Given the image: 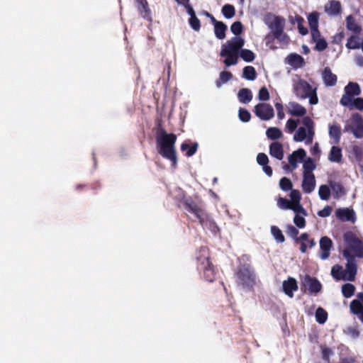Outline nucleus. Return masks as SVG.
<instances>
[{"instance_id": "obj_1", "label": "nucleus", "mask_w": 363, "mask_h": 363, "mask_svg": "<svg viewBox=\"0 0 363 363\" xmlns=\"http://www.w3.org/2000/svg\"><path fill=\"white\" fill-rule=\"evenodd\" d=\"M245 43V39L242 37L235 36L222 45L220 55L225 57L223 63L226 66L237 65L239 56L247 62L255 60V55L252 50L242 49Z\"/></svg>"}, {"instance_id": "obj_2", "label": "nucleus", "mask_w": 363, "mask_h": 363, "mask_svg": "<svg viewBox=\"0 0 363 363\" xmlns=\"http://www.w3.org/2000/svg\"><path fill=\"white\" fill-rule=\"evenodd\" d=\"M286 130L288 133H294L293 140L295 142H304L306 145H311L315 135V124L312 119L306 116L299 120L290 118L286 123Z\"/></svg>"}, {"instance_id": "obj_3", "label": "nucleus", "mask_w": 363, "mask_h": 363, "mask_svg": "<svg viewBox=\"0 0 363 363\" xmlns=\"http://www.w3.org/2000/svg\"><path fill=\"white\" fill-rule=\"evenodd\" d=\"M177 140L176 135L173 133H167L161 130L157 136V144L159 147V153L164 157L172 161L175 165L177 157L175 155L174 144Z\"/></svg>"}, {"instance_id": "obj_4", "label": "nucleus", "mask_w": 363, "mask_h": 363, "mask_svg": "<svg viewBox=\"0 0 363 363\" xmlns=\"http://www.w3.org/2000/svg\"><path fill=\"white\" fill-rule=\"evenodd\" d=\"M343 237L345 244V247L342 250L343 257H345V252L347 251L350 255H354V258L362 257L363 240L350 231L346 232Z\"/></svg>"}, {"instance_id": "obj_5", "label": "nucleus", "mask_w": 363, "mask_h": 363, "mask_svg": "<svg viewBox=\"0 0 363 363\" xmlns=\"http://www.w3.org/2000/svg\"><path fill=\"white\" fill-rule=\"evenodd\" d=\"M294 89L297 96L302 99L308 97L311 104H316L318 103V100L315 89H313L307 82L298 79L294 84Z\"/></svg>"}, {"instance_id": "obj_6", "label": "nucleus", "mask_w": 363, "mask_h": 363, "mask_svg": "<svg viewBox=\"0 0 363 363\" xmlns=\"http://www.w3.org/2000/svg\"><path fill=\"white\" fill-rule=\"evenodd\" d=\"M345 132H351L356 138H363V118L358 114H353L347 121Z\"/></svg>"}, {"instance_id": "obj_7", "label": "nucleus", "mask_w": 363, "mask_h": 363, "mask_svg": "<svg viewBox=\"0 0 363 363\" xmlns=\"http://www.w3.org/2000/svg\"><path fill=\"white\" fill-rule=\"evenodd\" d=\"M347 263L345 264V277H343L345 281H352L355 279L357 272V264L356 263V260L354 255H350L347 251L345 252V257Z\"/></svg>"}, {"instance_id": "obj_8", "label": "nucleus", "mask_w": 363, "mask_h": 363, "mask_svg": "<svg viewBox=\"0 0 363 363\" xmlns=\"http://www.w3.org/2000/svg\"><path fill=\"white\" fill-rule=\"evenodd\" d=\"M264 23L271 30L272 34L284 30L285 19L272 13H268L264 18Z\"/></svg>"}, {"instance_id": "obj_9", "label": "nucleus", "mask_w": 363, "mask_h": 363, "mask_svg": "<svg viewBox=\"0 0 363 363\" xmlns=\"http://www.w3.org/2000/svg\"><path fill=\"white\" fill-rule=\"evenodd\" d=\"M238 277L243 285L250 286L255 283V274L251 267L248 265H244L240 268Z\"/></svg>"}, {"instance_id": "obj_10", "label": "nucleus", "mask_w": 363, "mask_h": 363, "mask_svg": "<svg viewBox=\"0 0 363 363\" xmlns=\"http://www.w3.org/2000/svg\"><path fill=\"white\" fill-rule=\"evenodd\" d=\"M255 112L257 117L263 121H269L274 117V109L271 105L260 103L255 106Z\"/></svg>"}, {"instance_id": "obj_11", "label": "nucleus", "mask_w": 363, "mask_h": 363, "mask_svg": "<svg viewBox=\"0 0 363 363\" xmlns=\"http://www.w3.org/2000/svg\"><path fill=\"white\" fill-rule=\"evenodd\" d=\"M357 298L350 303V310L352 313L358 315L359 318L363 323V293L357 295Z\"/></svg>"}, {"instance_id": "obj_12", "label": "nucleus", "mask_w": 363, "mask_h": 363, "mask_svg": "<svg viewBox=\"0 0 363 363\" xmlns=\"http://www.w3.org/2000/svg\"><path fill=\"white\" fill-rule=\"evenodd\" d=\"M291 202L294 205L293 211L296 213H301L303 216H306L307 213L306 210L302 207L300 203L301 199V194L298 190H291L290 193Z\"/></svg>"}, {"instance_id": "obj_13", "label": "nucleus", "mask_w": 363, "mask_h": 363, "mask_svg": "<svg viewBox=\"0 0 363 363\" xmlns=\"http://www.w3.org/2000/svg\"><path fill=\"white\" fill-rule=\"evenodd\" d=\"M284 63L290 65L293 69L302 68L305 65V61L302 56L296 53H291L284 59Z\"/></svg>"}, {"instance_id": "obj_14", "label": "nucleus", "mask_w": 363, "mask_h": 363, "mask_svg": "<svg viewBox=\"0 0 363 363\" xmlns=\"http://www.w3.org/2000/svg\"><path fill=\"white\" fill-rule=\"evenodd\" d=\"M306 151L302 149L299 148L296 151H294L289 157L288 160L291 166L295 169L298 166V163L299 162H301L304 157H306Z\"/></svg>"}, {"instance_id": "obj_15", "label": "nucleus", "mask_w": 363, "mask_h": 363, "mask_svg": "<svg viewBox=\"0 0 363 363\" xmlns=\"http://www.w3.org/2000/svg\"><path fill=\"white\" fill-rule=\"evenodd\" d=\"M282 288L284 292L289 297L292 298L294 296L293 292L298 289V284L295 279L289 277L287 280L283 281Z\"/></svg>"}, {"instance_id": "obj_16", "label": "nucleus", "mask_w": 363, "mask_h": 363, "mask_svg": "<svg viewBox=\"0 0 363 363\" xmlns=\"http://www.w3.org/2000/svg\"><path fill=\"white\" fill-rule=\"evenodd\" d=\"M315 186V179L314 174H303L302 189L303 191L309 194L311 193Z\"/></svg>"}, {"instance_id": "obj_17", "label": "nucleus", "mask_w": 363, "mask_h": 363, "mask_svg": "<svg viewBox=\"0 0 363 363\" xmlns=\"http://www.w3.org/2000/svg\"><path fill=\"white\" fill-rule=\"evenodd\" d=\"M332 245H333V242L329 238L325 236L320 239V250L322 251L320 257L323 259H325L329 257L330 250L332 247Z\"/></svg>"}, {"instance_id": "obj_18", "label": "nucleus", "mask_w": 363, "mask_h": 363, "mask_svg": "<svg viewBox=\"0 0 363 363\" xmlns=\"http://www.w3.org/2000/svg\"><path fill=\"white\" fill-rule=\"evenodd\" d=\"M325 11L330 16L337 15L342 11V6L338 1L332 0L324 6Z\"/></svg>"}, {"instance_id": "obj_19", "label": "nucleus", "mask_w": 363, "mask_h": 363, "mask_svg": "<svg viewBox=\"0 0 363 363\" xmlns=\"http://www.w3.org/2000/svg\"><path fill=\"white\" fill-rule=\"evenodd\" d=\"M287 110L289 113L294 116H303L306 113V108L296 102H290L287 106Z\"/></svg>"}, {"instance_id": "obj_20", "label": "nucleus", "mask_w": 363, "mask_h": 363, "mask_svg": "<svg viewBox=\"0 0 363 363\" xmlns=\"http://www.w3.org/2000/svg\"><path fill=\"white\" fill-rule=\"evenodd\" d=\"M335 214L341 220L354 221V212L347 208L337 209Z\"/></svg>"}, {"instance_id": "obj_21", "label": "nucleus", "mask_w": 363, "mask_h": 363, "mask_svg": "<svg viewBox=\"0 0 363 363\" xmlns=\"http://www.w3.org/2000/svg\"><path fill=\"white\" fill-rule=\"evenodd\" d=\"M269 153L272 157H276L279 160H282L284 157L282 145L278 142L272 143L269 147Z\"/></svg>"}, {"instance_id": "obj_22", "label": "nucleus", "mask_w": 363, "mask_h": 363, "mask_svg": "<svg viewBox=\"0 0 363 363\" xmlns=\"http://www.w3.org/2000/svg\"><path fill=\"white\" fill-rule=\"evenodd\" d=\"M304 284L306 287L308 288L309 291L313 293H317L321 289L320 282L315 279L311 278L310 277H305Z\"/></svg>"}, {"instance_id": "obj_23", "label": "nucleus", "mask_w": 363, "mask_h": 363, "mask_svg": "<svg viewBox=\"0 0 363 363\" xmlns=\"http://www.w3.org/2000/svg\"><path fill=\"white\" fill-rule=\"evenodd\" d=\"M322 77L326 86H334L337 82V77L332 73L329 68H325Z\"/></svg>"}, {"instance_id": "obj_24", "label": "nucleus", "mask_w": 363, "mask_h": 363, "mask_svg": "<svg viewBox=\"0 0 363 363\" xmlns=\"http://www.w3.org/2000/svg\"><path fill=\"white\" fill-rule=\"evenodd\" d=\"M346 28L347 30L357 33L362 30L361 26L357 24L356 20L351 15L346 18Z\"/></svg>"}, {"instance_id": "obj_25", "label": "nucleus", "mask_w": 363, "mask_h": 363, "mask_svg": "<svg viewBox=\"0 0 363 363\" xmlns=\"http://www.w3.org/2000/svg\"><path fill=\"white\" fill-rule=\"evenodd\" d=\"M238 97L240 102L243 104L249 103L252 99V94L249 89H242L238 94Z\"/></svg>"}, {"instance_id": "obj_26", "label": "nucleus", "mask_w": 363, "mask_h": 363, "mask_svg": "<svg viewBox=\"0 0 363 363\" xmlns=\"http://www.w3.org/2000/svg\"><path fill=\"white\" fill-rule=\"evenodd\" d=\"M329 135L331 138L333 139L334 143L337 144L339 143L340 136H341V130L340 127L337 125H331L329 126Z\"/></svg>"}, {"instance_id": "obj_27", "label": "nucleus", "mask_w": 363, "mask_h": 363, "mask_svg": "<svg viewBox=\"0 0 363 363\" xmlns=\"http://www.w3.org/2000/svg\"><path fill=\"white\" fill-rule=\"evenodd\" d=\"M331 275L336 280H343L345 279L342 277H345V269L342 268L341 265L335 264L332 267L331 269Z\"/></svg>"}, {"instance_id": "obj_28", "label": "nucleus", "mask_w": 363, "mask_h": 363, "mask_svg": "<svg viewBox=\"0 0 363 363\" xmlns=\"http://www.w3.org/2000/svg\"><path fill=\"white\" fill-rule=\"evenodd\" d=\"M227 30V26L223 22L216 23L214 26V32L216 36L218 39H224L225 38V31Z\"/></svg>"}, {"instance_id": "obj_29", "label": "nucleus", "mask_w": 363, "mask_h": 363, "mask_svg": "<svg viewBox=\"0 0 363 363\" xmlns=\"http://www.w3.org/2000/svg\"><path fill=\"white\" fill-rule=\"evenodd\" d=\"M345 92L352 96L360 94L359 86L357 83L350 82L345 88Z\"/></svg>"}, {"instance_id": "obj_30", "label": "nucleus", "mask_w": 363, "mask_h": 363, "mask_svg": "<svg viewBox=\"0 0 363 363\" xmlns=\"http://www.w3.org/2000/svg\"><path fill=\"white\" fill-rule=\"evenodd\" d=\"M267 137L271 140H277L282 137L281 130L276 127L269 128L266 131Z\"/></svg>"}, {"instance_id": "obj_31", "label": "nucleus", "mask_w": 363, "mask_h": 363, "mask_svg": "<svg viewBox=\"0 0 363 363\" xmlns=\"http://www.w3.org/2000/svg\"><path fill=\"white\" fill-rule=\"evenodd\" d=\"M328 158L331 162H340L342 158L341 149L333 146L331 148Z\"/></svg>"}, {"instance_id": "obj_32", "label": "nucleus", "mask_w": 363, "mask_h": 363, "mask_svg": "<svg viewBox=\"0 0 363 363\" xmlns=\"http://www.w3.org/2000/svg\"><path fill=\"white\" fill-rule=\"evenodd\" d=\"M242 77L247 80H254L257 77L255 69L252 66H247L243 69Z\"/></svg>"}, {"instance_id": "obj_33", "label": "nucleus", "mask_w": 363, "mask_h": 363, "mask_svg": "<svg viewBox=\"0 0 363 363\" xmlns=\"http://www.w3.org/2000/svg\"><path fill=\"white\" fill-rule=\"evenodd\" d=\"M303 174H313V171L315 168V164L311 158L305 160L303 164Z\"/></svg>"}, {"instance_id": "obj_34", "label": "nucleus", "mask_w": 363, "mask_h": 363, "mask_svg": "<svg viewBox=\"0 0 363 363\" xmlns=\"http://www.w3.org/2000/svg\"><path fill=\"white\" fill-rule=\"evenodd\" d=\"M362 43L359 42V39L356 35H352L348 40L346 44V47L348 49H358L361 47Z\"/></svg>"}, {"instance_id": "obj_35", "label": "nucleus", "mask_w": 363, "mask_h": 363, "mask_svg": "<svg viewBox=\"0 0 363 363\" xmlns=\"http://www.w3.org/2000/svg\"><path fill=\"white\" fill-rule=\"evenodd\" d=\"M187 210L194 214L196 215V216L201 220L203 219V211L202 210L198 207L194 203H186Z\"/></svg>"}, {"instance_id": "obj_36", "label": "nucleus", "mask_w": 363, "mask_h": 363, "mask_svg": "<svg viewBox=\"0 0 363 363\" xmlns=\"http://www.w3.org/2000/svg\"><path fill=\"white\" fill-rule=\"evenodd\" d=\"M319 13L313 12L308 16V21L310 28H315L318 27Z\"/></svg>"}, {"instance_id": "obj_37", "label": "nucleus", "mask_w": 363, "mask_h": 363, "mask_svg": "<svg viewBox=\"0 0 363 363\" xmlns=\"http://www.w3.org/2000/svg\"><path fill=\"white\" fill-rule=\"evenodd\" d=\"M355 291V287L352 284H345L342 286V292L345 298L351 297Z\"/></svg>"}, {"instance_id": "obj_38", "label": "nucleus", "mask_w": 363, "mask_h": 363, "mask_svg": "<svg viewBox=\"0 0 363 363\" xmlns=\"http://www.w3.org/2000/svg\"><path fill=\"white\" fill-rule=\"evenodd\" d=\"M318 194L322 200H328L330 196V187L327 185H321L319 187Z\"/></svg>"}, {"instance_id": "obj_39", "label": "nucleus", "mask_w": 363, "mask_h": 363, "mask_svg": "<svg viewBox=\"0 0 363 363\" xmlns=\"http://www.w3.org/2000/svg\"><path fill=\"white\" fill-rule=\"evenodd\" d=\"M328 318L327 312L322 308L319 307L315 312V319L319 323H324Z\"/></svg>"}, {"instance_id": "obj_40", "label": "nucleus", "mask_w": 363, "mask_h": 363, "mask_svg": "<svg viewBox=\"0 0 363 363\" xmlns=\"http://www.w3.org/2000/svg\"><path fill=\"white\" fill-rule=\"evenodd\" d=\"M223 16L227 18H231L235 16V8L230 4H225L222 9Z\"/></svg>"}, {"instance_id": "obj_41", "label": "nucleus", "mask_w": 363, "mask_h": 363, "mask_svg": "<svg viewBox=\"0 0 363 363\" xmlns=\"http://www.w3.org/2000/svg\"><path fill=\"white\" fill-rule=\"evenodd\" d=\"M277 205L281 209H291L293 211L294 205L286 199L280 197L278 199Z\"/></svg>"}, {"instance_id": "obj_42", "label": "nucleus", "mask_w": 363, "mask_h": 363, "mask_svg": "<svg viewBox=\"0 0 363 363\" xmlns=\"http://www.w3.org/2000/svg\"><path fill=\"white\" fill-rule=\"evenodd\" d=\"M274 37L281 43L284 45L288 44L289 43V36L284 33V30L275 33L273 34Z\"/></svg>"}, {"instance_id": "obj_43", "label": "nucleus", "mask_w": 363, "mask_h": 363, "mask_svg": "<svg viewBox=\"0 0 363 363\" xmlns=\"http://www.w3.org/2000/svg\"><path fill=\"white\" fill-rule=\"evenodd\" d=\"M271 233L277 242H283L284 241V236L283 235L281 230L277 226H272Z\"/></svg>"}, {"instance_id": "obj_44", "label": "nucleus", "mask_w": 363, "mask_h": 363, "mask_svg": "<svg viewBox=\"0 0 363 363\" xmlns=\"http://www.w3.org/2000/svg\"><path fill=\"white\" fill-rule=\"evenodd\" d=\"M304 216H305L302 215L301 213H296V216L294 218V223L299 228H303L306 225V220Z\"/></svg>"}, {"instance_id": "obj_45", "label": "nucleus", "mask_w": 363, "mask_h": 363, "mask_svg": "<svg viewBox=\"0 0 363 363\" xmlns=\"http://www.w3.org/2000/svg\"><path fill=\"white\" fill-rule=\"evenodd\" d=\"M279 186L284 191H289L292 189V182L289 179L283 177L279 182Z\"/></svg>"}, {"instance_id": "obj_46", "label": "nucleus", "mask_w": 363, "mask_h": 363, "mask_svg": "<svg viewBox=\"0 0 363 363\" xmlns=\"http://www.w3.org/2000/svg\"><path fill=\"white\" fill-rule=\"evenodd\" d=\"M352 96L345 93L340 99V104L344 106L352 108L353 106V101H352Z\"/></svg>"}, {"instance_id": "obj_47", "label": "nucleus", "mask_w": 363, "mask_h": 363, "mask_svg": "<svg viewBox=\"0 0 363 363\" xmlns=\"http://www.w3.org/2000/svg\"><path fill=\"white\" fill-rule=\"evenodd\" d=\"M330 186L333 191L337 196L343 194L342 186L340 184L332 182L330 183Z\"/></svg>"}, {"instance_id": "obj_48", "label": "nucleus", "mask_w": 363, "mask_h": 363, "mask_svg": "<svg viewBox=\"0 0 363 363\" xmlns=\"http://www.w3.org/2000/svg\"><path fill=\"white\" fill-rule=\"evenodd\" d=\"M230 30L233 33L238 36L242 31V25L241 22L236 21L231 25Z\"/></svg>"}, {"instance_id": "obj_49", "label": "nucleus", "mask_w": 363, "mask_h": 363, "mask_svg": "<svg viewBox=\"0 0 363 363\" xmlns=\"http://www.w3.org/2000/svg\"><path fill=\"white\" fill-rule=\"evenodd\" d=\"M239 118L243 122H248L250 120L251 115L248 111L240 108L239 110Z\"/></svg>"}, {"instance_id": "obj_50", "label": "nucleus", "mask_w": 363, "mask_h": 363, "mask_svg": "<svg viewBox=\"0 0 363 363\" xmlns=\"http://www.w3.org/2000/svg\"><path fill=\"white\" fill-rule=\"evenodd\" d=\"M258 98L260 101H267L269 99V94L266 87H262L259 91Z\"/></svg>"}, {"instance_id": "obj_51", "label": "nucleus", "mask_w": 363, "mask_h": 363, "mask_svg": "<svg viewBox=\"0 0 363 363\" xmlns=\"http://www.w3.org/2000/svg\"><path fill=\"white\" fill-rule=\"evenodd\" d=\"M286 233L292 238L296 240L297 235H298V230L293 225H290L287 226Z\"/></svg>"}, {"instance_id": "obj_52", "label": "nucleus", "mask_w": 363, "mask_h": 363, "mask_svg": "<svg viewBox=\"0 0 363 363\" xmlns=\"http://www.w3.org/2000/svg\"><path fill=\"white\" fill-rule=\"evenodd\" d=\"M197 144H195L193 147H189L188 144L184 143L182 145V150L183 151L188 150V152H186L187 156H191L194 154V152L196 150Z\"/></svg>"}, {"instance_id": "obj_53", "label": "nucleus", "mask_w": 363, "mask_h": 363, "mask_svg": "<svg viewBox=\"0 0 363 363\" xmlns=\"http://www.w3.org/2000/svg\"><path fill=\"white\" fill-rule=\"evenodd\" d=\"M189 23L194 30L198 31L200 29V21L196 16L190 17Z\"/></svg>"}, {"instance_id": "obj_54", "label": "nucleus", "mask_w": 363, "mask_h": 363, "mask_svg": "<svg viewBox=\"0 0 363 363\" xmlns=\"http://www.w3.org/2000/svg\"><path fill=\"white\" fill-rule=\"evenodd\" d=\"M257 161L260 165L265 166V164H267L269 160L264 153H259L257 157Z\"/></svg>"}, {"instance_id": "obj_55", "label": "nucleus", "mask_w": 363, "mask_h": 363, "mask_svg": "<svg viewBox=\"0 0 363 363\" xmlns=\"http://www.w3.org/2000/svg\"><path fill=\"white\" fill-rule=\"evenodd\" d=\"M232 74L228 72L223 71L220 73V80L223 83H225L228 81H229L232 78Z\"/></svg>"}, {"instance_id": "obj_56", "label": "nucleus", "mask_w": 363, "mask_h": 363, "mask_svg": "<svg viewBox=\"0 0 363 363\" xmlns=\"http://www.w3.org/2000/svg\"><path fill=\"white\" fill-rule=\"evenodd\" d=\"M315 42H316L315 48L318 50L322 51L326 48L327 43L325 40L320 38V39L315 40Z\"/></svg>"}, {"instance_id": "obj_57", "label": "nucleus", "mask_w": 363, "mask_h": 363, "mask_svg": "<svg viewBox=\"0 0 363 363\" xmlns=\"http://www.w3.org/2000/svg\"><path fill=\"white\" fill-rule=\"evenodd\" d=\"M331 211H332V208L330 206H327L325 208H323V209L319 211L318 212V215L320 217H323V218L328 217L330 215Z\"/></svg>"}, {"instance_id": "obj_58", "label": "nucleus", "mask_w": 363, "mask_h": 363, "mask_svg": "<svg viewBox=\"0 0 363 363\" xmlns=\"http://www.w3.org/2000/svg\"><path fill=\"white\" fill-rule=\"evenodd\" d=\"M345 333L352 337H357L359 334L358 330L354 327L347 328Z\"/></svg>"}, {"instance_id": "obj_59", "label": "nucleus", "mask_w": 363, "mask_h": 363, "mask_svg": "<svg viewBox=\"0 0 363 363\" xmlns=\"http://www.w3.org/2000/svg\"><path fill=\"white\" fill-rule=\"evenodd\" d=\"M308 243L306 244L305 242H302L301 245V252L304 253L306 252L308 247H313L315 245V241L313 240H310L308 242Z\"/></svg>"}, {"instance_id": "obj_60", "label": "nucleus", "mask_w": 363, "mask_h": 363, "mask_svg": "<svg viewBox=\"0 0 363 363\" xmlns=\"http://www.w3.org/2000/svg\"><path fill=\"white\" fill-rule=\"evenodd\" d=\"M332 354L333 352L330 348L322 347V355L323 359L328 360Z\"/></svg>"}, {"instance_id": "obj_61", "label": "nucleus", "mask_w": 363, "mask_h": 363, "mask_svg": "<svg viewBox=\"0 0 363 363\" xmlns=\"http://www.w3.org/2000/svg\"><path fill=\"white\" fill-rule=\"evenodd\" d=\"M353 106L359 110H363V98H357L353 101Z\"/></svg>"}, {"instance_id": "obj_62", "label": "nucleus", "mask_w": 363, "mask_h": 363, "mask_svg": "<svg viewBox=\"0 0 363 363\" xmlns=\"http://www.w3.org/2000/svg\"><path fill=\"white\" fill-rule=\"evenodd\" d=\"M311 31L312 38L313 39L314 41L320 38V32H319L318 28H311Z\"/></svg>"}, {"instance_id": "obj_63", "label": "nucleus", "mask_w": 363, "mask_h": 363, "mask_svg": "<svg viewBox=\"0 0 363 363\" xmlns=\"http://www.w3.org/2000/svg\"><path fill=\"white\" fill-rule=\"evenodd\" d=\"M181 4L183 5L186 8L187 13L190 16V17L196 16V14H195V12L194 11L193 8L188 3Z\"/></svg>"}, {"instance_id": "obj_64", "label": "nucleus", "mask_w": 363, "mask_h": 363, "mask_svg": "<svg viewBox=\"0 0 363 363\" xmlns=\"http://www.w3.org/2000/svg\"><path fill=\"white\" fill-rule=\"evenodd\" d=\"M138 1L140 4L142 9L145 12L144 16H147L149 13V10L147 9V3L146 0H138Z\"/></svg>"}]
</instances>
